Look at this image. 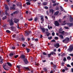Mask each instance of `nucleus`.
Wrapping results in <instances>:
<instances>
[{"mask_svg":"<svg viewBox=\"0 0 73 73\" xmlns=\"http://www.w3.org/2000/svg\"><path fill=\"white\" fill-rule=\"evenodd\" d=\"M21 39L22 40V41H24L25 40V38L23 37Z\"/></svg>","mask_w":73,"mask_h":73,"instance_id":"53","label":"nucleus"},{"mask_svg":"<svg viewBox=\"0 0 73 73\" xmlns=\"http://www.w3.org/2000/svg\"><path fill=\"white\" fill-rule=\"evenodd\" d=\"M38 38H36L35 39V40H34L35 42H37V41H38Z\"/></svg>","mask_w":73,"mask_h":73,"instance_id":"40","label":"nucleus"},{"mask_svg":"<svg viewBox=\"0 0 73 73\" xmlns=\"http://www.w3.org/2000/svg\"><path fill=\"white\" fill-rule=\"evenodd\" d=\"M31 40L32 41H34V40H35V38H31Z\"/></svg>","mask_w":73,"mask_h":73,"instance_id":"58","label":"nucleus"},{"mask_svg":"<svg viewBox=\"0 0 73 73\" xmlns=\"http://www.w3.org/2000/svg\"><path fill=\"white\" fill-rule=\"evenodd\" d=\"M49 12L50 13H52V14H53V13H54V10H53V9H50Z\"/></svg>","mask_w":73,"mask_h":73,"instance_id":"13","label":"nucleus"},{"mask_svg":"<svg viewBox=\"0 0 73 73\" xmlns=\"http://www.w3.org/2000/svg\"><path fill=\"white\" fill-rule=\"evenodd\" d=\"M57 5V3H54V4H53V6H56Z\"/></svg>","mask_w":73,"mask_h":73,"instance_id":"61","label":"nucleus"},{"mask_svg":"<svg viewBox=\"0 0 73 73\" xmlns=\"http://www.w3.org/2000/svg\"><path fill=\"white\" fill-rule=\"evenodd\" d=\"M64 28L66 29H68L69 27H66V26L64 27Z\"/></svg>","mask_w":73,"mask_h":73,"instance_id":"47","label":"nucleus"},{"mask_svg":"<svg viewBox=\"0 0 73 73\" xmlns=\"http://www.w3.org/2000/svg\"><path fill=\"white\" fill-rule=\"evenodd\" d=\"M10 9L11 10V9H13L14 10H15V8L13 6L11 7L10 8Z\"/></svg>","mask_w":73,"mask_h":73,"instance_id":"21","label":"nucleus"},{"mask_svg":"<svg viewBox=\"0 0 73 73\" xmlns=\"http://www.w3.org/2000/svg\"><path fill=\"white\" fill-rule=\"evenodd\" d=\"M65 69L64 70V72H65V70H68V68H67L66 67H65Z\"/></svg>","mask_w":73,"mask_h":73,"instance_id":"29","label":"nucleus"},{"mask_svg":"<svg viewBox=\"0 0 73 73\" xmlns=\"http://www.w3.org/2000/svg\"><path fill=\"white\" fill-rule=\"evenodd\" d=\"M69 41V38H66L64 40V43L65 44H67L68 43Z\"/></svg>","mask_w":73,"mask_h":73,"instance_id":"2","label":"nucleus"},{"mask_svg":"<svg viewBox=\"0 0 73 73\" xmlns=\"http://www.w3.org/2000/svg\"><path fill=\"white\" fill-rule=\"evenodd\" d=\"M42 53L43 55H46V54L45 52H43Z\"/></svg>","mask_w":73,"mask_h":73,"instance_id":"57","label":"nucleus"},{"mask_svg":"<svg viewBox=\"0 0 73 73\" xmlns=\"http://www.w3.org/2000/svg\"><path fill=\"white\" fill-rule=\"evenodd\" d=\"M14 55V54H13V53H10L9 54V56L10 57H13V56Z\"/></svg>","mask_w":73,"mask_h":73,"instance_id":"18","label":"nucleus"},{"mask_svg":"<svg viewBox=\"0 0 73 73\" xmlns=\"http://www.w3.org/2000/svg\"><path fill=\"white\" fill-rule=\"evenodd\" d=\"M43 70H44L45 72H46V71L47 70V69H46L45 68H43Z\"/></svg>","mask_w":73,"mask_h":73,"instance_id":"48","label":"nucleus"},{"mask_svg":"<svg viewBox=\"0 0 73 73\" xmlns=\"http://www.w3.org/2000/svg\"><path fill=\"white\" fill-rule=\"evenodd\" d=\"M5 14L6 16H9V14L8 13H5Z\"/></svg>","mask_w":73,"mask_h":73,"instance_id":"52","label":"nucleus"},{"mask_svg":"<svg viewBox=\"0 0 73 73\" xmlns=\"http://www.w3.org/2000/svg\"><path fill=\"white\" fill-rule=\"evenodd\" d=\"M6 33H10L11 32L9 30H7L6 31Z\"/></svg>","mask_w":73,"mask_h":73,"instance_id":"31","label":"nucleus"},{"mask_svg":"<svg viewBox=\"0 0 73 73\" xmlns=\"http://www.w3.org/2000/svg\"><path fill=\"white\" fill-rule=\"evenodd\" d=\"M59 13V11H57L54 14V16H56V15H58V14Z\"/></svg>","mask_w":73,"mask_h":73,"instance_id":"17","label":"nucleus"},{"mask_svg":"<svg viewBox=\"0 0 73 73\" xmlns=\"http://www.w3.org/2000/svg\"><path fill=\"white\" fill-rule=\"evenodd\" d=\"M11 48L12 49H13V50H14V49H16V48L14 46H13V47H12Z\"/></svg>","mask_w":73,"mask_h":73,"instance_id":"46","label":"nucleus"},{"mask_svg":"<svg viewBox=\"0 0 73 73\" xmlns=\"http://www.w3.org/2000/svg\"><path fill=\"white\" fill-rule=\"evenodd\" d=\"M33 20V19L32 18H31L29 19V21H32Z\"/></svg>","mask_w":73,"mask_h":73,"instance_id":"59","label":"nucleus"},{"mask_svg":"<svg viewBox=\"0 0 73 73\" xmlns=\"http://www.w3.org/2000/svg\"><path fill=\"white\" fill-rule=\"evenodd\" d=\"M16 34H14L12 36L13 38H15L16 37Z\"/></svg>","mask_w":73,"mask_h":73,"instance_id":"41","label":"nucleus"},{"mask_svg":"<svg viewBox=\"0 0 73 73\" xmlns=\"http://www.w3.org/2000/svg\"><path fill=\"white\" fill-rule=\"evenodd\" d=\"M70 55L71 56H72V57H73V54H70Z\"/></svg>","mask_w":73,"mask_h":73,"instance_id":"64","label":"nucleus"},{"mask_svg":"<svg viewBox=\"0 0 73 73\" xmlns=\"http://www.w3.org/2000/svg\"><path fill=\"white\" fill-rule=\"evenodd\" d=\"M64 48H65V49H67V46H64Z\"/></svg>","mask_w":73,"mask_h":73,"instance_id":"63","label":"nucleus"},{"mask_svg":"<svg viewBox=\"0 0 73 73\" xmlns=\"http://www.w3.org/2000/svg\"><path fill=\"white\" fill-rule=\"evenodd\" d=\"M22 46H23V47H25V46H26V45L24 44H22Z\"/></svg>","mask_w":73,"mask_h":73,"instance_id":"50","label":"nucleus"},{"mask_svg":"<svg viewBox=\"0 0 73 73\" xmlns=\"http://www.w3.org/2000/svg\"><path fill=\"white\" fill-rule=\"evenodd\" d=\"M55 40H58V38L57 36L55 37H54Z\"/></svg>","mask_w":73,"mask_h":73,"instance_id":"44","label":"nucleus"},{"mask_svg":"<svg viewBox=\"0 0 73 73\" xmlns=\"http://www.w3.org/2000/svg\"><path fill=\"white\" fill-rule=\"evenodd\" d=\"M54 46L56 48H58L60 46V44L58 43H56L54 45Z\"/></svg>","mask_w":73,"mask_h":73,"instance_id":"10","label":"nucleus"},{"mask_svg":"<svg viewBox=\"0 0 73 73\" xmlns=\"http://www.w3.org/2000/svg\"><path fill=\"white\" fill-rule=\"evenodd\" d=\"M11 31H13V32H16V29L15 27L13 26H12L11 27Z\"/></svg>","mask_w":73,"mask_h":73,"instance_id":"5","label":"nucleus"},{"mask_svg":"<svg viewBox=\"0 0 73 73\" xmlns=\"http://www.w3.org/2000/svg\"><path fill=\"white\" fill-rule=\"evenodd\" d=\"M59 33H61V34H64V31H63L62 32L59 31Z\"/></svg>","mask_w":73,"mask_h":73,"instance_id":"39","label":"nucleus"},{"mask_svg":"<svg viewBox=\"0 0 73 73\" xmlns=\"http://www.w3.org/2000/svg\"><path fill=\"white\" fill-rule=\"evenodd\" d=\"M48 40H51L52 38V36L48 37Z\"/></svg>","mask_w":73,"mask_h":73,"instance_id":"38","label":"nucleus"},{"mask_svg":"<svg viewBox=\"0 0 73 73\" xmlns=\"http://www.w3.org/2000/svg\"><path fill=\"white\" fill-rule=\"evenodd\" d=\"M59 36L60 37V38L62 39H63V38H64V36L62 35H60Z\"/></svg>","mask_w":73,"mask_h":73,"instance_id":"24","label":"nucleus"},{"mask_svg":"<svg viewBox=\"0 0 73 73\" xmlns=\"http://www.w3.org/2000/svg\"><path fill=\"white\" fill-rule=\"evenodd\" d=\"M5 8L6 10H9V7H8L7 5H5Z\"/></svg>","mask_w":73,"mask_h":73,"instance_id":"22","label":"nucleus"},{"mask_svg":"<svg viewBox=\"0 0 73 73\" xmlns=\"http://www.w3.org/2000/svg\"><path fill=\"white\" fill-rule=\"evenodd\" d=\"M54 35H55V33H54V32H52V36H54Z\"/></svg>","mask_w":73,"mask_h":73,"instance_id":"54","label":"nucleus"},{"mask_svg":"<svg viewBox=\"0 0 73 73\" xmlns=\"http://www.w3.org/2000/svg\"><path fill=\"white\" fill-rule=\"evenodd\" d=\"M25 56L24 55L22 54L20 57V58H22L23 59H25V58H25Z\"/></svg>","mask_w":73,"mask_h":73,"instance_id":"12","label":"nucleus"},{"mask_svg":"<svg viewBox=\"0 0 73 73\" xmlns=\"http://www.w3.org/2000/svg\"><path fill=\"white\" fill-rule=\"evenodd\" d=\"M34 20L35 21H37L38 20V18L37 17H35Z\"/></svg>","mask_w":73,"mask_h":73,"instance_id":"30","label":"nucleus"},{"mask_svg":"<svg viewBox=\"0 0 73 73\" xmlns=\"http://www.w3.org/2000/svg\"><path fill=\"white\" fill-rule=\"evenodd\" d=\"M66 25H68L69 27H73V23H67Z\"/></svg>","mask_w":73,"mask_h":73,"instance_id":"8","label":"nucleus"},{"mask_svg":"<svg viewBox=\"0 0 73 73\" xmlns=\"http://www.w3.org/2000/svg\"><path fill=\"white\" fill-rule=\"evenodd\" d=\"M43 4L44 5H46L47 4V3L46 2H44L43 3Z\"/></svg>","mask_w":73,"mask_h":73,"instance_id":"33","label":"nucleus"},{"mask_svg":"<svg viewBox=\"0 0 73 73\" xmlns=\"http://www.w3.org/2000/svg\"><path fill=\"white\" fill-rule=\"evenodd\" d=\"M19 3L20 4H19V3L17 4L16 5L17 6V7H21V9L22 8V4H21V2H19Z\"/></svg>","mask_w":73,"mask_h":73,"instance_id":"11","label":"nucleus"},{"mask_svg":"<svg viewBox=\"0 0 73 73\" xmlns=\"http://www.w3.org/2000/svg\"><path fill=\"white\" fill-rule=\"evenodd\" d=\"M56 42V40H51V42Z\"/></svg>","mask_w":73,"mask_h":73,"instance_id":"60","label":"nucleus"},{"mask_svg":"<svg viewBox=\"0 0 73 73\" xmlns=\"http://www.w3.org/2000/svg\"><path fill=\"white\" fill-rule=\"evenodd\" d=\"M6 66V64H3V68H5V66Z\"/></svg>","mask_w":73,"mask_h":73,"instance_id":"62","label":"nucleus"},{"mask_svg":"<svg viewBox=\"0 0 73 73\" xmlns=\"http://www.w3.org/2000/svg\"><path fill=\"white\" fill-rule=\"evenodd\" d=\"M44 8L45 9H48V7L47 6H45L44 7Z\"/></svg>","mask_w":73,"mask_h":73,"instance_id":"42","label":"nucleus"},{"mask_svg":"<svg viewBox=\"0 0 73 73\" xmlns=\"http://www.w3.org/2000/svg\"><path fill=\"white\" fill-rule=\"evenodd\" d=\"M24 62L25 64H28L29 63V62L27 58H25V59H23Z\"/></svg>","mask_w":73,"mask_h":73,"instance_id":"3","label":"nucleus"},{"mask_svg":"<svg viewBox=\"0 0 73 73\" xmlns=\"http://www.w3.org/2000/svg\"><path fill=\"white\" fill-rule=\"evenodd\" d=\"M7 64L9 66H12V64L10 63L7 62Z\"/></svg>","mask_w":73,"mask_h":73,"instance_id":"20","label":"nucleus"},{"mask_svg":"<svg viewBox=\"0 0 73 73\" xmlns=\"http://www.w3.org/2000/svg\"><path fill=\"white\" fill-rule=\"evenodd\" d=\"M24 25L25 27L27 28V26H28V24L27 23H25Z\"/></svg>","mask_w":73,"mask_h":73,"instance_id":"43","label":"nucleus"},{"mask_svg":"<svg viewBox=\"0 0 73 73\" xmlns=\"http://www.w3.org/2000/svg\"><path fill=\"white\" fill-rule=\"evenodd\" d=\"M26 35H27V36H29V32H28L27 31H26L25 32Z\"/></svg>","mask_w":73,"mask_h":73,"instance_id":"27","label":"nucleus"},{"mask_svg":"<svg viewBox=\"0 0 73 73\" xmlns=\"http://www.w3.org/2000/svg\"><path fill=\"white\" fill-rule=\"evenodd\" d=\"M52 54V55H53V54H54V55H56V53L53 52H51V53H50V54H48V58H49L50 56H51V55Z\"/></svg>","mask_w":73,"mask_h":73,"instance_id":"6","label":"nucleus"},{"mask_svg":"<svg viewBox=\"0 0 73 73\" xmlns=\"http://www.w3.org/2000/svg\"><path fill=\"white\" fill-rule=\"evenodd\" d=\"M7 19V16H5L2 18V19L3 20H5V19Z\"/></svg>","mask_w":73,"mask_h":73,"instance_id":"36","label":"nucleus"},{"mask_svg":"<svg viewBox=\"0 0 73 73\" xmlns=\"http://www.w3.org/2000/svg\"><path fill=\"white\" fill-rule=\"evenodd\" d=\"M70 22L71 23H72V21H73V17H72V16H70Z\"/></svg>","mask_w":73,"mask_h":73,"instance_id":"15","label":"nucleus"},{"mask_svg":"<svg viewBox=\"0 0 73 73\" xmlns=\"http://www.w3.org/2000/svg\"><path fill=\"white\" fill-rule=\"evenodd\" d=\"M67 59L68 60H71V57L70 56H68L67 57Z\"/></svg>","mask_w":73,"mask_h":73,"instance_id":"25","label":"nucleus"},{"mask_svg":"<svg viewBox=\"0 0 73 73\" xmlns=\"http://www.w3.org/2000/svg\"><path fill=\"white\" fill-rule=\"evenodd\" d=\"M19 13V11H15L13 13L14 14V15H15V14H17V13Z\"/></svg>","mask_w":73,"mask_h":73,"instance_id":"23","label":"nucleus"},{"mask_svg":"<svg viewBox=\"0 0 73 73\" xmlns=\"http://www.w3.org/2000/svg\"><path fill=\"white\" fill-rule=\"evenodd\" d=\"M40 29L42 30V32H43V33L45 32V28H42L41 27L40 28Z\"/></svg>","mask_w":73,"mask_h":73,"instance_id":"14","label":"nucleus"},{"mask_svg":"<svg viewBox=\"0 0 73 73\" xmlns=\"http://www.w3.org/2000/svg\"><path fill=\"white\" fill-rule=\"evenodd\" d=\"M46 34L47 36H49V35H50V33H48V32L47 31L46 32Z\"/></svg>","mask_w":73,"mask_h":73,"instance_id":"19","label":"nucleus"},{"mask_svg":"<svg viewBox=\"0 0 73 73\" xmlns=\"http://www.w3.org/2000/svg\"><path fill=\"white\" fill-rule=\"evenodd\" d=\"M26 50L27 51V53H29L30 51V49L28 48H26Z\"/></svg>","mask_w":73,"mask_h":73,"instance_id":"28","label":"nucleus"},{"mask_svg":"<svg viewBox=\"0 0 73 73\" xmlns=\"http://www.w3.org/2000/svg\"><path fill=\"white\" fill-rule=\"evenodd\" d=\"M62 20L60 19H59V20H58V22H59V23H61V22H62Z\"/></svg>","mask_w":73,"mask_h":73,"instance_id":"34","label":"nucleus"},{"mask_svg":"<svg viewBox=\"0 0 73 73\" xmlns=\"http://www.w3.org/2000/svg\"><path fill=\"white\" fill-rule=\"evenodd\" d=\"M60 7L61 11H64V9L62 7V6H60Z\"/></svg>","mask_w":73,"mask_h":73,"instance_id":"32","label":"nucleus"},{"mask_svg":"<svg viewBox=\"0 0 73 73\" xmlns=\"http://www.w3.org/2000/svg\"><path fill=\"white\" fill-rule=\"evenodd\" d=\"M67 67L71 68V66H70L69 64H68L67 65Z\"/></svg>","mask_w":73,"mask_h":73,"instance_id":"45","label":"nucleus"},{"mask_svg":"<svg viewBox=\"0 0 73 73\" xmlns=\"http://www.w3.org/2000/svg\"><path fill=\"white\" fill-rule=\"evenodd\" d=\"M25 69H26L27 70H29V68L28 67H25Z\"/></svg>","mask_w":73,"mask_h":73,"instance_id":"49","label":"nucleus"},{"mask_svg":"<svg viewBox=\"0 0 73 73\" xmlns=\"http://www.w3.org/2000/svg\"><path fill=\"white\" fill-rule=\"evenodd\" d=\"M9 23L10 24V26H13L14 25V23L13 22V20L11 19L10 21H9Z\"/></svg>","mask_w":73,"mask_h":73,"instance_id":"4","label":"nucleus"},{"mask_svg":"<svg viewBox=\"0 0 73 73\" xmlns=\"http://www.w3.org/2000/svg\"><path fill=\"white\" fill-rule=\"evenodd\" d=\"M62 28H60V29L59 30V31H62Z\"/></svg>","mask_w":73,"mask_h":73,"instance_id":"55","label":"nucleus"},{"mask_svg":"<svg viewBox=\"0 0 73 73\" xmlns=\"http://www.w3.org/2000/svg\"><path fill=\"white\" fill-rule=\"evenodd\" d=\"M19 57V55H16L15 56L14 58H17V57Z\"/></svg>","mask_w":73,"mask_h":73,"instance_id":"37","label":"nucleus"},{"mask_svg":"<svg viewBox=\"0 0 73 73\" xmlns=\"http://www.w3.org/2000/svg\"><path fill=\"white\" fill-rule=\"evenodd\" d=\"M41 17H42L40 18V20L42 21H44V16L41 15Z\"/></svg>","mask_w":73,"mask_h":73,"instance_id":"16","label":"nucleus"},{"mask_svg":"<svg viewBox=\"0 0 73 73\" xmlns=\"http://www.w3.org/2000/svg\"><path fill=\"white\" fill-rule=\"evenodd\" d=\"M3 59H1V61H0V64H3Z\"/></svg>","mask_w":73,"mask_h":73,"instance_id":"26","label":"nucleus"},{"mask_svg":"<svg viewBox=\"0 0 73 73\" xmlns=\"http://www.w3.org/2000/svg\"><path fill=\"white\" fill-rule=\"evenodd\" d=\"M54 25L56 27H58L60 25V23H58V21H55L54 22Z\"/></svg>","mask_w":73,"mask_h":73,"instance_id":"7","label":"nucleus"},{"mask_svg":"<svg viewBox=\"0 0 73 73\" xmlns=\"http://www.w3.org/2000/svg\"><path fill=\"white\" fill-rule=\"evenodd\" d=\"M73 50V46L70 45L69 46V48L67 49V51L68 52H72Z\"/></svg>","mask_w":73,"mask_h":73,"instance_id":"1","label":"nucleus"},{"mask_svg":"<svg viewBox=\"0 0 73 73\" xmlns=\"http://www.w3.org/2000/svg\"><path fill=\"white\" fill-rule=\"evenodd\" d=\"M26 4L27 5H31V3L29 2H27L26 3Z\"/></svg>","mask_w":73,"mask_h":73,"instance_id":"35","label":"nucleus"},{"mask_svg":"<svg viewBox=\"0 0 73 73\" xmlns=\"http://www.w3.org/2000/svg\"><path fill=\"white\" fill-rule=\"evenodd\" d=\"M17 28L18 29H21V28L19 27V25H17Z\"/></svg>","mask_w":73,"mask_h":73,"instance_id":"56","label":"nucleus"},{"mask_svg":"<svg viewBox=\"0 0 73 73\" xmlns=\"http://www.w3.org/2000/svg\"><path fill=\"white\" fill-rule=\"evenodd\" d=\"M14 22L15 23H16V24L17 23L18 21H19V19H17L16 18L14 19Z\"/></svg>","mask_w":73,"mask_h":73,"instance_id":"9","label":"nucleus"},{"mask_svg":"<svg viewBox=\"0 0 73 73\" xmlns=\"http://www.w3.org/2000/svg\"><path fill=\"white\" fill-rule=\"evenodd\" d=\"M64 35H68V33L64 32Z\"/></svg>","mask_w":73,"mask_h":73,"instance_id":"51","label":"nucleus"}]
</instances>
